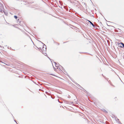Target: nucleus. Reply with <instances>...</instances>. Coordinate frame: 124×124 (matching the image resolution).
Instances as JSON below:
<instances>
[{
	"mask_svg": "<svg viewBox=\"0 0 124 124\" xmlns=\"http://www.w3.org/2000/svg\"><path fill=\"white\" fill-rule=\"evenodd\" d=\"M46 46L44 44L42 48V53L43 54L45 53V51H46Z\"/></svg>",
	"mask_w": 124,
	"mask_h": 124,
	"instance_id": "nucleus-1",
	"label": "nucleus"
},
{
	"mask_svg": "<svg viewBox=\"0 0 124 124\" xmlns=\"http://www.w3.org/2000/svg\"><path fill=\"white\" fill-rule=\"evenodd\" d=\"M87 21L89 22L93 26V27L94 28H95V26L94 25V24L93 23L91 22V21L89 20H87Z\"/></svg>",
	"mask_w": 124,
	"mask_h": 124,
	"instance_id": "nucleus-2",
	"label": "nucleus"
},
{
	"mask_svg": "<svg viewBox=\"0 0 124 124\" xmlns=\"http://www.w3.org/2000/svg\"><path fill=\"white\" fill-rule=\"evenodd\" d=\"M78 87H79V88L81 90H82V89H84L82 87H81L78 84V85H77Z\"/></svg>",
	"mask_w": 124,
	"mask_h": 124,
	"instance_id": "nucleus-3",
	"label": "nucleus"
},
{
	"mask_svg": "<svg viewBox=\"0 0 124 124\" xmlns=\"http://www.w3.org/2000/svg\"><path fill=\"white\" fill-rule=\"evenodd\" d=\"M120 44H121L122 46H120V47L121 48H124V44L122 42H120Z\"/></svg>",
	"mask_w": 124,
	"mask_h": 124,
	"instance_id": "nucleus-4",
	"label": "nucleus"
},
{
	"mask_svg": "<svg viewBox=\"0 0 124 124\" xmlns=\"http://www.w3.org/2000/svg\"><path fill=\"white\" fill-rule=\"evenodd\" d=\"M55 64V66L56 67H58V66H59V64H56V63L55 62H54Z\"/></svg>",
	"mask_w": 124,
	"mask_h": 124,
	"instance_id": "nucleus-5",
	"label": "nucleus"
},
{
	"mask_svg": "<svg viewBox=\"0 0 124 124\" xmlns=\"http://www.w3.org/2000/svg\"><path fill=\"white\" fill-rule=\"evenodd\" d=\"M59 66H60V67H59V69H60V68H61V69H62V70H63L64 69V68L62 67L61 65H59Z\"/></svg>",
	"mask_w": 124,
	"mask_h": 124,
	"instance_id": "nucleus-6",
	"label": "nucleus"
},
{
	"mask_svg": "<svg viewBox=\"0 0 124 124\" xmlns=\"http://www.w3.org/2000/svg\"><path fill=\"white\" fill-rule=\"evenodd\" d=\"M118 43V46L119 47H120V46H122L121 45V44H120V43Z\"/></svg>",
	"mask_w": 124,
	"mask_h": 124,
	"instance_id": "nucleus-7",
	"label": "nucleus"
},
{
	"mask_svg": "<svg viewBox=\"0 0 124 124\" xmlns=\"http://www.w3.org/2000/svg\"><path fill=\"white\" fill-rule=\"evenodd\" d=\"M103 111L106 113H108L107 112L106 110H105L104 109H103Z\"/></svg>",
	"mask_w": 124,
	"mask_h": 124,
	"instance_id": "nucleus-8",
	"label": "nucleus"
},
{
	"mask_svg": "<svg viewBox=\"0 0 124 124\" xmlns=\"http://www.w3.org/2000/svg\"><path fill=\"white\" fill-rule=\"evenodd\" d=\"M14 17L16 19H17V16L16 15L14 16Z\"/></svg>",
	"mask_w": 124,
	"mask_h": 124,
	"instance_id": "nucleus-9",
	"label": "nucleus"
},
{
	"mask_svg": "<svg viewBox=\"0 0 124 124\" xmlns=\"http://www.w3.org/2000/svg\"><path fill=\"white\" fill-rule=\"evenodd\" d=\"M4 13L6 15H7V13H6V12H5L4 11Z\"/></svg>",
	"mask_w": 124,
	"mask_h": 124,
	"instance_id": "nucleus-10",
	"label": "nucleus"
},
{
	"mask_svg": "<svg viewBox=\"0 0 124 124\" xmlns=\"http://www.w3.org/2000/svg\"><path fill=\"white\" fill-rule=\"evenodd\" d=\"M39 49H41V47H39Z\"/></svg>",
	"mask_w": 124,
	"mask_h": 124,
	"instance_id": "nucleus-11",
	"label": "nucleus"
},
{
	"mask_svg": "<svg viewBox=\"0 0 124 124\" xmlns=\"http://www.w3.org/2000/svg\"><path fill=\"white\" fill-rule=\"evenodd\" d=\"M14 121L16 122V123L17 124H18L17 123V122H16V121L15 120H14Z\"/></svg>",
	"mask_w": 124,
	"mask_h": 124,
	"instance_id": "nucleus-12",
	"label": "nucleus"
},
{
	"mask_svg": "<svg viewBox=\"0 0 124 124\" xmlns=\"http://www.w3.org/2000/svg\"><path fill=\"white\" fill-rule=\"evenodd\" d=\"M50 74V75H53V74Z\"/></svg>",
	"mask_w": 124,
	"mask_h": 124,
	"instance_id": "nucleus-13",
	"label": "nucleus"
},
{
	"mask_svg": "<svg viewBox=\"0 0 124 124\" xmlns=\"http://www.w3.org/2000/svg\"><path fill=\"white\" fill-rule=\"evenodd\" d=\"M41 43L42 44H43V43L42 42H41Z\"/></svg>",
	"mask_w": 124,
	"mask_h": 124,
	"instance_id": "nucleus-14",
	"label": "nucleus"
},
{
	"mask_svg": "<svg viewBox=\"0 0 124 124\" xmlns=\"http://www.w3.org/2000/svg\"><path fill=\"white\" fill-rule=\"evenodd\" d=\"M41 43L42 44H43V43L42 42H41Z\"/></svg>",
	"mask_w": 124,
	"mask_h": 124,
	"instance_id": "nucleus-15",
	"label": "nucleus"
},
{
	"mask_svg": "<svg viewBox=\"0 0 124 124\" xmlns=\"http://www.w3.org/2000/svg\"><path fill=\"white\" fill-rule=\"evenodd\" d=\"M41 43L42 44H43V43L42 42H41Z\"/></svg>",
	"mask_w": 124,
	"mask_h": 124,
	"instance_id": "nucleus-16",
	"label": "nucleus"
},
{
	"mask_svg": "<svg viewBox=\"0 0 124 124\" xmlns=\"http://www.w3.org/2000/svg\"><path fill=\"white\" fill-rule=\"evenodd\" d=\"M41 43L42 44H43V43L42 42H41Z\"/></svg>",
	"mask_w": 124,
	"mask_h": 124,
	"instance_id": "nucleus-17",
	"label": "nucleus"
},
{
	"mask_svg": "<svg viewBox=\"0 0 124 124\" xmlns=\"http://www.w3.org/2000/svg\"><path fill=\"white\" fill-rule=\"evenodd\" d=\"M41 43L42 44H43V43L42 42H41Z\"/></svg>",
	"mask_w": 124,
	"mask_h": 124,
	"instance_id": "nucleus-18",
	"label": "nucleus"
},
{
	"mask_svg": "<svg viewBox=\"0 0 124 124\" xmlns=\"http://www.w3.org/2000/svg\"><path fill=\"white\" fill-rule=\"evenodd\" d=\"M41 43L42 44H43V43L42 42H41Z\"/></svg>",
	"mask_w": 124,
	"mask_h": 124,
	"instance_id": "nucleus-19",
	"label": "nucleus"
},
{
	"mask_svg": "<svg viewBox=\"0 0 124 124\" xmlns=\"http://www.w3.org/2000/svg\"><path fill=\"white\" fill-rule=\"evenodd\" d=\"M26 46V45L24 46V47H25Z\"/></svg>",
	"mask_w": 124,
	"mask_h": 124,
	"instance_id": "nucleus-20",
	"label": "nucleus"
},
{
	"mask_svg": "<svg viewBox=\"0 0 124 124\" xmlns=\"http://www.w3.org/2000/svg\"><path fill=\"white\" fill-rule=\"evenodd\" d=\"M20 22H21V21H20ZM19 23H20V21H19Z\"/></svg>",
	"mask_w": 124,
	"mask_h": 124,
	"instance_id": "nucleus-21",
	"label": "nucleus"
},
{
	"mask_svg": "<svg viewBox=\"0 0 124 124\" xmlns=\"http://www.w3.org/2000/svg\"><path fill=\"white\" fill-rule=\"evenodd\" d=\"M37 48L38 49H39V48H38V47H37Z\"/></svg>",
	"mask_w": 124,
	"mask_h": 124,
	"instance_id": "nucleus-22",
	"label": "nucleus"
}]
</instances>
